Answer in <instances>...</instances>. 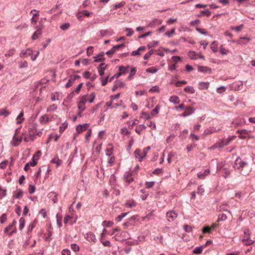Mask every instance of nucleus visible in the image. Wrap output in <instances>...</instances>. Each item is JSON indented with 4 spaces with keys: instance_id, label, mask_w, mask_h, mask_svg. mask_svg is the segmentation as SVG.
<instances>
[{
    "instance_id": "f257e3e1",
    "label": "nucleus",
    "mask_w": 255,
    "mask_h": 255,
    "mask_svg": "<svg viewBox=\"0 0 255 255\" xmlns=\"http://www.w3.org/2000/svg\"><path fill=\"white\" fill-rule=\"evenodd\" d=\"M96 95L92 93L90 95H84L79 97L78 102V108L79 110L78 115L81 116V113L86 109L85 104L87 102L92 103L94 102Z\"/></svg>"
},
{
    "instance_id": "f03ea898",
    "label": "nucleus",
    "mask_w": 255,
    "mask_h": 255,
    "mask_svg": "<svg viewBox=\"0 0 255 255\" xmlns=\"http://www.w3.org/2000/svg\"><path fill=\"white\" fill-rule=\"evenodd\" d=\"M244 236L242 239L243 243L246 246L252 245L254 241L250 239L251 233L248 229H245L244 231Z\"/></svg>"
},
{
    "instance_id": "7ed1b4c3",
    "label": "nucleus",
    "mask_w": 255,
    "mask_h": 255,
    "mask_svg": "<svg viewBox=\"0 0 255 255\" xmlns=\"http://www.w3.org/2000/svg\"><path fill=\"white\" fill-rule=\"evenodd\" d=\"M39 54V52L38 51H35V54L34 56H33V51L30 49V48H28L26 49L25 51H22L20 53V57H27L28 56H31V60L32 61H35L36 59L37 58V56H38Z\"/></svg>"
},
{
    "instance_id": "20e7f679",
    "label": "nucleus",
    "mask_w": 255,
    "mask_h": 255,
    "mask_svg": "<svg viewBox=\"0 0 255 255\" xmlns=\"http://www.w3.org/2000/svg\"><path fill=\"white\" fill-rule=\"evenodd\" d=\"M134 154L135 158L138 159L139 161H141L146 155L145 151L140 149H136L134 151Z\"/></svg>"
},
{
    "instance_id": "39448f33",
    "label": "nucleus",
    "mask_w": 255,
    "mask_h": 255,
    "mask_svg": "<svg viewBox=\"0 0 255 255\" xmlns=\"http://www.w3.org/2000/svg\"><path fill=\"white\" fill-rule=\"evenodd\" d=\"M235 127L243 126L246 124V120L242 118H238L235 119L232 123Z\"/></svg>"
},
{
    "instance_id": "423d86ee",
    "label": "nucleus",
    "mask_w": 255,
    "mask_h": 255,
    "mask_svg": "<svg viewBox=\"0 0 255 255\" xmlns=\"http://www.w3.org/2000/svg\"><path fill=\"white\" fill-rule=\"evenodd\" d=\"M36 31L34 32L32 36V40H35L38 38L39 36H40L42 34V29L43 28V26L42 25H39L37 26L36 28Z\"/></svg>"
},
{
    "instance_id": "0eeeda50",
    "label": "nucleus",
    "mask_w": 255,
    "mask_h": 255,
    "mask_svg": "<svg viewBox=\"0 0 255 255\" xmlns=\"http://www.w3.org/2000/svg\"><path fill=\"white\" fill-rule=\"evenodd\" d=\"M80 78V76L79 75H74L70 77V78L69 79L68 82L65 85V87L66 88H70L74 83L75 81L78 79H79Z\"/></svg>"
},
{
    "instance_id": "6e6552de",
    "label": "nucleus",
    "mask_w": 255,
    "mask_h": 255,
    "mask_svg": "<svg viewBox=\"0 0 255 255\" xmlns=\"http://www.w3.org/2000/svg\"><path fill=\"white\" fill-rule=\"evenodd\" d=\"M166 217L169 222H172L177 217V214L173 211H169L166 213Z\"/></svg>"
},
{
    "instance_id": "1a4fd4ad",
    "label": "nucleus",
    "mask_w": 255,
    "mask_h": 255,
    "mask_svg": "<svg viewBox=\"0 0 255 255\" xmlns=\"http://www.w3.org/2000/svg\"><path fill=\"white\" fill-rule=\"evenodd\" d=\"M195 111V110L191 107L188 106L185 108V111L183 113L180 115L181 117H185L189 116L192 114Z\"/></svg>"
},
{
    "instance_id": "9d476101",
    "label": "nucleus",
    "mask_w": 255,
    "mask_h": 255,
    "mask_svg": "<svg viewBox=\"0 0 255 255\" xmlns=\"http://www.w3.org/2000/svg\"><path fill=\"white\" fill-rule=\"evenodd\" d=\"M237 132L239 133L240 135L239 137L240 138L245 139L247 137V135L250 132V131H248L246 129H242V130H238Z\"/></svg>"
},
{
    "instance_id": "9b49d317",
    "label": "nucleus",
    "mask_w": 255,
    "mask_h": 255,
    "mask_svg": "<svg viewBox=\"0 0 255 255\" xmlns=\"http://www.w3.org/2000/svg\"><path fill=\"white\" fill-rule=\"evenodd\" d=\"M198 70L199 72L203 73H210L212 71L210 68L204 66H198Z\"/></svg>"
},
{
    "instance_id": "f8f14e48",
    "label": "nucleus",
    "mask_w": 255,
    "mask_h": 255,
    "mask_svg": "<svg viewBox=\"0 0 255 255\" xmlns=\"http://www.w3.org/2000/svg\"><path fill=\"white\" fill-rule=\"evenodd\" d=\"M124 205L127 208H131L134 207L136 205V203L133 199H131L127 200Z\"/></svg>"
},
{
    "instance_id": "ddd939ff",
    "label": "nucleus",
    "mask_w": 255,
    "mask_h": 255,
    "mask_svg": "<svg viewBox=\"0 0 255 255\" xmlns=\"http://www.w3.org/2000/svg\"><path fill=\"white\" fill-rule=\"evenodd\" d=\"M53 118V117H52L51 118H49L47 115H45L42 116L39 118V121H40V123L42 124H46L49 121H51V119Z\"/></svg>"
},
{
    "instance_id": "4468645a",
    "label": "nucleus",
    "mask_w": 255,
    "mask_h": 255,
    "mask_svg": "<svg viewBox=\"0 0 255 255\" xmlns=\"http://www.w3.org/2000/svg\"><path fill=\"white\" fill-rule=\"evenodd\" d=\"M235 165L238 169H240L243 168V167L247 165V163L246 162L242 161L241 159L238 158L236 160Z\"/></svg>"
},
{
    "instance_id": "2eb2a0df",
    "label": "nucleus",
    "mask_w": 255,
    "mask_h": 255,
    "mask_svg": "<svg viewBox=\"0 0 255 255\" xmlns=\"http://www.w3.org/2000/svg\"><path fill=\"white\" fill-rule=\"evenodd\" d=\"M88 128V124H84L83 125H78L76 127V130L78 133H80L83 131L86 130Z\"/></svg>"
},
{
    "instance_id": "dca6fc26",
    "label": "nucleus",
    "mask_w": 255,
    "mask_h": 255,
    "mask_svg": "<svg viewBox=\"0 0 255 255\" xmlns=\"http://www.w3.org/2000/svg\"><path fill=\"white\" fill-rule=\"evenodd\" d=\"M86 238L87 240L89 242H95L96 241V238L95 235L91 232H89L87 234Z\"/></svg>"
},
{
    "instance_id": "f3484780",
    "label": "nucleus",
    "mask_w": 255,
    "mask_h": 255,
    "mask_svg": "<svg viewBox=\"0 0 255 255\" xmlns=\"http://www.w3.org/2000/svg\"><path fill=\"white\" fill-rule=\"evenodd\" d=\"M251 39L247 37H240L239 40L237 41V43L239 44H246L247 42L250 41Z\"/></svg>"
},
{
    "instance_id": "a211bd4d",
    "label": "nucleus",
    "mask_w": 255,
    "mask_h": 255,
    "mask_svg": "<svg viewBox=\"0 0 255 255\" xmlns=\"http://www.w3.org/2000/svg\"><path fill=\"white\" fill-rule=\"evenodd\" d=\"M209 86V83L208 82H201L198 84V88L200 90L208 89Z\"/></svg>"
},
{
    "instance_id": "6ab92c4d",
    "label": "nucleus",
    "mask_w": 255,
    "mask_h": 255,
    "mask_svg": "<svg viewBox=\"0 0 255 255\" xmlns=\"http://www.w3.org/2000/svg\"><path fill=\"white\" fill-rule=\"evenodd\" d=\"M124 178L128 184H129L132 181H133L131 173L130 172H126L124 175Z\"/></svg>"
},
{
    "instance_id": "aec40b11",
    "label": "nucleus",
    "mask_w": 255,
    "mask_h": 255,
    "mask_svg": "<svg viewBox=\"0 0 255 255\" xmlns=\"http://www.w3.org/2000/svg\"><path fill=\"white\" fill-rule=\"evenodd\" d=\"M24 113L23 111H21L20 114L18 115L16 119V123L17 124H20L22 123L24 120V119L23 118Z\"/></svg>"
},
{
    "instance_id": "412c9836",
    "label": "nucleus",
    "mask_w": 255,
    "mask_h": 255,
    "mask_svg": "<svg viewBox=\"0 0 255 255\" xmlns=\"http://www.w3.org/2000/svg\"><path fill=\"white\" fill-rule=\"evenodd\" d=\"M107 68V65L105 63H102L100 64L99 67V73L101 76H102L104 74V71Z\"/></svg>"
},
{
    "instance_id": "4be33fe9",
    "label": "nucleus",
    "mask_w": 255,
    "mask_h": 255,
    "mask_svg": "<svg viewBox=\"0 0 255 255\" xmlns=\"http://www.w3.org/2000/svg\"><path fill=\"white\" fill-rule=\"evenodd\" d=\"M23 195V192L20 189H17L14 192L13 197L15 198H20Z\"/></svg>"
},
{
    "instance_id": "5701e85b",
    "label": "nucleus",
    "mask_w": 255,
    "mask_h": 255,
    "mask_svg": "<svg viewBox=\"0 0 255 255\" xmlns=\"http://www.w3.org/2000/svg\"><path fill=\"white\" fill-rule=\"evenodd\" d=\"M72 217L68 215H66L64 219V223L66 224L68 223H70L71 224H72L74 222H75L76 220L74 221H72Z\"/></svg>"
},
{
    "instance_id": "b1692460",
    "label": "nucleus",
    "mask_w": 255,
    "mask_h": 255,
    "mask_svg": "<svg viewBox=\"0 0 255 255\" xmlns=\"http://www.w3.org/2000/svg\"><path fill=\"white\" fill-rule=\"evenodd\" d=\"M146 126L145 125H139L136 127L135 130L138 134H140L141 131L144 130Z\"/></svg>"
},
{
    "instance_id": "393cba45",
    "label": "nucleus",
    "mask_w": 255,
    "mask_h": 255,
    "mask_svg": "<svg viewBox=\"0 0 255 255\" xmlns=\"http://www.w3.org/2000/svg\"><path fill=\"white\" fill-rule=\"evenodd\" d=\"M113 153V144L109 143L108 145V147L106 150V154L108 156H110Z\"/></svg>"
},
{
    "instance_id": "a878e982",
    "label": "nucleus",
    "mask_w": 255,
    "mask_h": 255,
    "mask_svg": "<svg viewBox=\"0 0 255 255\" xmlns=\"http://www.w3.org/2000/svg\"><path fill=\"white\" fill-rule=\"evenodd\" d=\"M169 101L171 103L177 104L180 103V99L178 96L174 95L170 97Z\"/></svg>"
},
{
    "instance_id": "bb28decb",
    "label": "nucleus",
    "mask_w": 255,
    "mask_h": 255,
    "mask_svg": "<svg viewBox=\"0 0 255 255\" xmlns=\"http://www.w3.org/2000/svg\"><path fill=\"white\" fill-rule=\"evenodd\" d=\"M210 173L209 170H206L203 173L200 172L198 173L197 176L200 179H204L205 177Z\"/></svg>"
},
{
    "instance_id": "cd10ccee",
    "label": "nucleus",
    "mask_w": 255,
    "mask_h": 255,
    "mask_svg": "<svg viewBox=\"0 0 255 255\" xmlns=\"http://www.w3.org/2000/svg\"><path fill=\"white\" fill-rule=\"evenodd\" d=\"M218 46V43L217 41H214L211 43V49L214 52L216 53L217 52Z\"/></svg>"
},
{
    "instance_id": "c85d7f7f",
    "label": "nucleus",
    "mask_w": 255,
    "mask_h": 255,
    "mask_svg": "<svg viewBox=\"0 0 255 255\" xmlns=\"http://www.w3.org/2000/svg\"><path fill=\"white\" fill-rule=\"evenodd\" d=\"M229 141H228V140L227 139V138H226L223 140L221 142L217 143V146L221 148L225 145L229 144Z\"/></svg>"
},
{
    "instance_id": "c756f323",
    "label": "nucleus",
    "mask_w": 255,
    "mask_h": 255,
    "mask_svg": "<svg viewBox=\"0 0 255 255\" xmlns=\"http://www.w3.org/2000/svg\"><path fill=\"white\" fill-rule=\"evenodd\" d=\"M188 56L193 60L198 59V54H196L194 51H190L188 53Z\"/></svg>"
},
{
    "instance_id": "7c9ffc66",
    "label": "nucleus",
    "mask_w": 255,
    "mask_h": 255,
    "mask_svg": "<svg viewBox=\"0 0 255 255\" xmlns=\"http://www.w3.org/2000/svg\"><path fill=\"white\" fill-rule=\"evenodd\" d=\"M128 66H121L119 68V71L121 72V73H122V74H124L128 72Z\"/></svg>"
},
{
    "instance_id": "2f4dec72",
    "label": "nucleus",
    "mask_w": 255,
    "mask_h": 255,
    "mask_svg": "<svg viewBox=\"0 0 255 255\" xmlns=\"http://www.w3.org/2000/svg\"><path fill=\"white\" fill-rule=\"evenodd\" d=\"M204 249L202 246L196 247L193 251V253L195 254H200L202 253Z\"/></svg>"
},
{
    "instance_id": "473e14b6",
    "label": "nucleus",
    "mask_w": 255,
    "mask_h": 255,
    "mask_svg": "<svg viewBox=\"0 0 255 255\" xmlns=\"http://www.w3.org/2000/svg\"><path fill=\"white\" fill-rule=\"evenodd\" d=\"M62 215L60 214H57L56 215V219H57V223L59 227H61L62 226Z\"/></svg>"
},
{
    "instance_id": "72a5a7b5",
    "label": "nucleus",
    "mask_w": 255,
    "mask_h": 255,
    "mask_svg": "<svg viewBox=\"0 0 255 255\" xmlns=\"http://www.w3.org/2000/svg\"><path fill=\"white\" fill-rule=\"evenodd\" d=\"M203 14H205L208 17H209V16H210L211 15V12L209 10H202V11H200V13L197 16L198 17H201V16H202Z\"/></svg>"
},
{
    "instance_id": "f704fd0d",
    "label": "nucleus",
    "mask_w": 255,
    "mask_h": 255,
    "mask_svg": "<svg viewBox=\"0 0 255 255\" xmlns=\"http://www.w3.org/2000/svg\"><path fill=\"white\" fill-rule=\"evenodd\" d=\"M220 52L222 55H227L229 53V50H227L221 45L220 47Z\"/></svg>"
},
{
    "instance_id": "c9c22d12",
    "label": "nucleus",
    "mask_w": 255,
    "mask_h": 255,
    "mask_svg": "<svg viewBox=\"0 0 255 255\" xmlns=\"http://www.w3.org/2000/svg\"><path fill=\"white\" fill-rule=\"evenodd\" d=\"M114 223L112 221H104L102 223V226L106 227H110L113 225Z\"/></svg>"
},
{
    "instance_id": "e433bc0d",
    "label": "nucleus",
    "mask_w": 255,
    "mask_h": 255,
    "mask_svg": "<svg viewBox=\"0 0 255 255\" xmlns=\"http://www.w3.org/2000/svg\"><path fill=\"white\" fill-rule=\"evenodd\" d=\"M50 197H53L52 201L54 203H56L57 202V195L55 192H51L49 194Z\"/></svg>"
},
{
    "instance_id": "4c0bfd02",
    "label": "nucleus",
    "mask_w": 255,
    "mask_h": 255,
    "mask_svg": "<svg viewBox=\"0 0 255 255\" xmlns=\"http://www.w3.org/2000/svg\"><path fill=\"white\" fill-rule=\"evenodd\" d=\"M184 91L186 92L189 93H191V94H193V93H195V90H194L193 87H192L191 86L186 87L184 88Z\"/></svg>"
},
{
    "instance_id": "58836bf2",
    "label": "nucleus",
    "mask_w": 255,
    "mask_h": 255,
    "mask_svg": "<svg viewBox=\"0 0 255 255\" xmlns=\"http://www.w3.org/2000/svg\"><path fill=\"white\" fill-rule=\"evenodd\" d=\"M160 106L158 105L156 106L154 109H153L151 113V117L154 116L155 115L157 114L159 110L160 109Z\"/></svg>"
},
{
    "instance_id": "ea45409f",
    "label": "nucleus",
    "mask_w": 255,
    "mask_h": 255,
    "mask_svg": "<svg viewBox=\"0 0 255 255\" xmlns=\"http://www.w3.org/2000/svg\"><path fill=\"white\" fill-rule=\"evenodd\" d=\"M136 72V68H133L130 72V74L128 77V80H130L132 79L133 76L135 75Z\"/></svg>"
},
{
    "instance_id": "a19ab883",
    "label": "nucleus",
    "mask_w": 255,
    "mask_h": 255,
    "mask_svg": "<svg viewBox=\"0 0 255 255\" xmlns=\"http://www.w3.org/2000/svg\"><path fill=\"white\" fill-rule=\"evenodd\" d=\"M51 162L53 163H56L57 167L61 165L62 163V160L59 159L58 157H55L52 160Z\"/></svg>"
},
{
    "instance_id": "79ce46f5",
    "label": "nucleus",
    "mask_w": 255,
    "mask_h": 255,
    "mask_svg": "<svg viewBox=\"0 0 255 255\" xmlns=\"http://www.w3.org/2000/svg\"><path fill=\"white\" fill-rule=\"evenodd\" d=\"M140 192L143 194V195L140 196V197L141 198L142 200H145L147 198V197H148V193H146V192H145L144 189H141L140 190Z\"/></svg>"
},
{
    "instance_id": "37998d69",
    "label": "nucleus",
    "mask_w": 255,
    "mask_h": 255,
    "mask_svg": "<svg viewBox=\"0 0 255 255\" xmlns=\"http://www.w3.org/2000/svg\"><path fill=\"white\" fill-rule=\"evenodd\" d=\"M12 225H9L7 227H6L4 230V232L8 235H10L13 233V231L12 230Z\"/></svg>"
},
{
    "instance_id": "c03bdc74",
    "label": "nucleus",
    "mask_w": 255,
    "mask_h": 255,
    "mask_svg": "<svg viewBox=\"0 0 255 255\" xmlns=\"http://www.w3.org/2000/svg\"><path fill=\"white\" fill-rule=\"evenodd\" d=\"M24 219L23 218H21L19 219V230H21L24 226Z\"/></svg>"
},
{
    "instance_id": "a18cd8bd",
    "label": "nucleus",
    "mask_w": 255,
    "mask_h": 255,
    "mask_svg": "<svg viewBox=\"0 0 255 255\" xmlns=\"http://www.w3.org/2000/svg\"><path fill=\"white\" fill-rule=\"evenodd\" d=\"M29 131V134L31 136H34L36 135L35 130L32 128H28ZM38 135L40 136L39 133H36Z\"/></svg>"
},
{
    "instance_id": "49530a36",
    "label": "nucleus",
    "mask_w": 255,
    "mask_h": 255,
    "mask_svg": "<svg viewBox=\"0 0 255 255\" xmlns=\"http://www.w3.org/2000/svg\"><path fill=\"white\" fill-rule=\"evenodd\" d=\"M125 30L128 32L126 34L127 36L129 37L133 34V31L131 28H126Z\"/></svg>"
},
{
    "instance_id": "de8ad7c7",
    "label": "nucleus",
    "mask_w": 255,
    "mask_h": 255,
    "mask_svg": "<svg viewBox=\"0 0 255 255\" xmlns=\"http://www.w3.org/2000/svg\"><path fill=\"white\" fill-rule=\"evenodd\" d=\"M56 109H57V106L55 104H53L47 108V112H51V111H53L55 110Z\"/></svg>"
},
{
    "instance_id": "09e8293b",
    "label": "nucleus",
    "mask_w": 255,
    "mask_h": 255,
    "mask_svg": "<svg viewBox=\"0 0 255 255\" xmlns=\"http://www.w3.org/2000/svg\"><path fill=\"white\" fill-rule=\"evenodd\" d=\"M146 71L148 73H155L157 71V69L154 67H151L146 69Z\"/></svg>"
},
{
    "instance_id": "8fccbe9b",
    "label": "nucleus",
    "mask_w": 255,
    "mask_h": 255,
    "mask_svg": "<svg viewBox=\"0 0 255 255\" xmlns=\"http://www.w3.org/2000/svg\"><path fill=\"white\" fill-rule=\"evenodd\" d=\"M243 28V24H241L239 26H234V27H231V29H233V30H235L237 31H241Z\"/></svg>"
},
{
    "instance_id": "3c124183",
    "label": "nucleus",
    "mask_w": 255,
    "mask_h": 255,
    "mask_svg": "<svg viewBox=\"0 0 255 255\" xmlns=\"http://www.w3.org/2000/svg\"><path fill=\"white\" fill-rule=\"evenodd\" d=\"M70 27V24L69 23H66L60 26V28L63 30H66L68 29Z\"/></svg>"
},
{
    "instance_id": "603ef678",
    "label": "nucleus",
    "mask_w": 255,
    "mask_h": 255,
    "mask_svg": "<svg viewBox=\"0 0 255 255\" xmlns=\"http://www.w3.org/2000/svg\"><path fill=\"white\" fill-rule=\"evenodd\" d=\"M100 242L102 243V244L105 247H111L112 246V245H111L110 242L109 241H104L103 240L102 241H100Z\"/></svg>"
},
{
    "instance_id": "864d4df0",
    "label": "nucleus",
    "mask_w": 255,
    "mask_h": 255,
    "mask_svg": "<svg viewBox=\"0 0 255 255\" xmlns=\"http://www.w3.org/2000/svg\"><path fill=\"white\" fill-rule=\"evenodd\" d=\"M28 66V63L26 61H22L19 63V68H26Z\"/></svg>"
},
{
    "instance_id": "5fc2aeb1",
    "label": "nucleus",
    "mask_w": 255,
    "mask_h": 255,
    "mask_svg": "<svg viewBox=\"0 0 255 255\" xmlns=\"http://www.w3.org/2000/svg\"><path fill=\"white\" fill-rule=\"evenodd\" d=\"M175 29L172 28L170 31H167L165 33V35L168 37H171L172 35L175 33Z\"/></svg>"
},
{
    "instance_id": "6e6d98bb",
    "label": "nucleus",
    "mask_w": 255,
    "mask_h": 255,
    "mask_svg": "<svg viewBox=\"0 0 255 255\" xmlns=\"http://www.w3.org/2000/svg\"><path fill=\"white\" fill-rule=\"evenodd\" d=\"M186 84H187V81L185 80L177 81L175 83V86L176 87H180L181 85H185Z\"/></svg>"
},
{
    "instance_id": "4d7b16f0",
    "label": "nucleus",
    "mask_w": 255,
    "mask_h": 255,
    "mask_svg": "<svg viewBox=\"0 0 255 255\" xmlns=\"http://www.w3.org/2000/svg\"><path fill=\"white\" fill-rule=\"evenodd\" d=\"M175 155V152H171L168 154V157L167 159L168 162L169 163H170L171 162V159Z\"/></svg>"
},
{
    "instance_id": "13d9d810",
    "label": "nucleus",
    "mask_w": 255,
    "mask_h": 255,
    "mask_svg": "<svg viewBox=\"0 0 255 255\" xmlns=\"http://www.w3.org/2000/svg\"><path fill=\"white\" fill-rule=\"evenodd\" d=\"M158 91L159 88L157 86H153L149 90V92L151 93L158 92Z\"/></svg>"
},
{
    "instance_id": "bf43d9fd",
    "label": "nucleus",
    "mask_w": 255,
    "mask_h": 255,
    "mask_svg": "<svg viewBox=\"0 0 255 255\" xmlns=\"http://www.w3.org/2000/svg\"><path fill=\"white\" fill-rule=\"evenodd\" d=\"M41 152L40 151H37L36 153L33 155V158L38 161L40 156L41 155Z\"/></svg>"
},
{
    "instance_id": "052dcab7",
    "label": "nucleus",
    "mask_w": 255,
    "mask_h": 255,
    "mask_svg": "<svg viewBox=\"0 0 255 255\" xmlns=\"http://www.w3.org/2000/svg\"><path fill=\"white\" fill-rule=\"evenodd\" d=\"M155 182L154 181L146 182L145 183L146 187L147 188H151L154 185Z\"/></svg>"
},
{
    "instance_id": "680f3d73",
    "label": "nucleus",
    "mask_w": 255,
    "mask_h": 255,
    "mask_svg": "<svg viewBox=\"0 0 255 255\" xmlns=\"http://www.w3.org/2000/svg\"><path fill=\"white\" fill-rule=\"evenodd\" d=\"M153 54V50H150L148 53H146L144 56V59L147 60L149 57Z\"/></svg>"
},
{
    "instance_id": "e2e57ef3",
    "label": "nucleus",
    "mask_w": 255,
    "mask_h": 255,
    "mask_svg": "<svg viewBox=\"0 0 255 255\" xmlns=\"http://www.w3.org/2000/svg\"><path fill=\"white\" fill-rule=\"evenodd\" d=\"M203 233H210L212 231L211 229L209 226H206L203 229Z\"/></svg>"
},
{
    "instance_id": "0e129e2a",
    "label": "nucleus",
    "mask_w": 255,
    "mask_h": 255,
    "mask_svg": "<svg viewBox=\"0 0 255 255\" xmlns=\"http://www.w3.org/2000/svg\"><path fill=\"white\" fill-rule=\"evenodd\" d=\"M196 30L198 31L199 33L202 34L207 35V32H206V30L204 29H201L198 27H196Z\"/></svg>"
},
{
    "instance_id": "69168bd1",
    "label": "nucleus",
    "mask_w": 255,
    "mask_h": 255,
    "mask_svg": "<svg viewBox=\"0 0 255 255\" xmlns=\"http://www.w3.org/2000/svg\"><path fill=\"white\" fill-rule=\"evenodd\" d=\"M108 234V231L107 230L104 229L103 230V232L102 233H101V237H100V241H102L103 240L105 236Z\"/></svg>"
},
{
    "instance_id": "338daca9",
    "label": "nucleus",
    "mask_w": 255,
    "mask_h": 255,
    "mask_svg": "<svg viewBox=\"0 0 255 255\" xmlns=\"http://www.w3.org/2000/svg\"><path fill=\"white\" fill-rule=\"evenodd\" d=\"M127 214H128V213H122V214H121L120 215L118 216L117 217V220L119 222L121 221L122 220V219L124 217H125Z\"/></svg>"
},
{
    "instance_id": "774afa93",
    "label": "nucleus",
    "mask_w": 255,
    "mask_h": 255,
    "mask_svg": "<svg viewBox=\"0 0 255 255\" xmlns=\"http://www.w3.org/2000/svg\"><path fill=\"white\" fill-rule=\"evenodd\" d=\"M35 188L34 186L30 185L28 187V191L30 194H32L34 192Z\"/></svg>"
}]
</instances>
